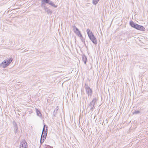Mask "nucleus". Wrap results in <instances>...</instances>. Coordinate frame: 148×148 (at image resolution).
I'll list each match as a JSON object with an SVG mask.
<instances>
[{
  "label": "nucleus",
  "mask_w": 148,
  "mask_h": 148,
  "mask_svg": "<svg viewBox=\"0 0 148 148\" xmlns=\"http://www.w3.org/2000/svg\"><path fill=\"white\" fill-rule=\"evenodd\" d=\"M45 125H44L42 133L41 136V137L40 140V143L41 144L42 143L44 142V140L46 138V136L47 133V131H46L45 129Z\"/></svg>",
  "instance_id": "obj_3"
},
{
  "label": "nucleus",
  "mask_w": 148,
  "mask_h": 148,
  "mask_svg": "<svg viewBox=\"0 0 148 148\" xmlns=\"http://www.w3.org/2000/svg\"><path fill=\"white\" fill-rule=\"evenodd\" d=\"M140 112L139 111H136L134 112L133 113V114H138Z\"/></svg>",
  "instance_id": "obj_17"
},
{
  "label": "nucleus",
  "mask_w": 148,
  "mask_h": 148,
  "mask_svg": "<svg viewBox=\"0 0 148 148\" xmlns=\"http://www.w3.org/2000/svg\"><path fill=\"white\" fill-rule=\"evenodd\" d=\"M35 110L37 115L40 117H41L42 116V114L40 111L37 108H36Z\"/></svg>",
  "instance_id": "obj_11"
},
{
  "label": "nucleus",
  "mask_w": 148,
  "mask_h": 148,
  "mask_svg": "<svg viewBox=\"0 0 148 148\" xmlns=\"http://www.w3.org/2000/svg\"><path fill=\"white\" fill-rule=\"evenodd\" d=\"M86 93L89 96H91L92 94V91L91 88L88 86H87L86 88Z\"/></svg>",
  "instance_id": "obj_5"
},
{
  "label": "nucleus",
  "mask_w": 148,
  "mask_h": 148,
  "mask_svg": "<svg viewBox=\"0 0 148 148\" xmlns=\"http://www.w3.org/2000/svg\"><path fill=\"white\" fill-rule=\"evenodd\" d=\"M49 1V0H42V4L41 5V6H42V4H43L44 2L48 3Z\"/></svg>",
  "instance_id": "obj_16"
},
{
  "label": "nucleus",
  "mask_w": 148,
  "mask_h": 148,
  "mask_svg": "<svg viewBox=\"0 0 148 148\" xmlns=\"http://www.w3.org/2000/svg\"><path fill=\"white\" fill-rule=\"evenodd\" d=\"M13 125H14V132L16 134L18 130V127L15 121L13 122Z\"/></svg>",
  "instance_id": "obj_8"
},
{
  "label": "nucleus",
  "mask_w": 148,
  "mask_h": 148,
  "mask_svg": "<svg viewBox=\"0 0 148 148\" xmlns=\"http://www.w3.org/2000/svg\"><path fill=\"white\" fill-rule=\"evenodd\" d=\"M73 29L74 32L79 37H82V35L80 32L78 28L76 26H73Z\"/></svg>",
  "instance_id": "obj_4"
},
{
  "label": "nucleus",
  "mask_w": 148,
  "mask_h": 148,
  "mask_svg": "<svg viewBox=\"0 0 148 148\" xmlns=\"http://www.w3.org/2000/svg\"><path fill=\"white\" fill-rule=\"evenodd\" d=\"M44 9L45 10V11L48 14H51L52 13V12L51 10L50 9H49L48 8L44 6Z\"/></svg>",
  "instance_id": "obj_9"
},
{
  "label": "nucleus",
  "mask_w": 148,
  "mask_h": 148,
  "mask_svg": "<svg viewBox=\"0 0 148 148\" xmlns=\"http://www.w3.org/2000/svg\"><path fill=\"white\" fill-rule=\"evenodd\" d=\"M27 143L25 141H23L20 143V148H27Z\"/></svg>",
  "instance_id": "obj_6"
},
{
  "label": "nucleus",
  "mask_w": 148,
  "mask_h": 148,
  "mask_svg": "<svg viewBox=\"0 0 148 148\" xmlns=\"http://www.w3.org/2000/svg\"><path fill=\"white\" fill-rule=\"evenodd\" d=\"M96 102V99L95 98H94L92 100V101L90 102V106L91 107H93L94 106Z\"/></svg>",
  "instance_id": "obj_10"
},
{
  "label": "nucleus",
  "mask_w": 148,
  "mask_h": 148,
  "mask_svg": "<svg viewBox=\"0 0 148 148\" xmlns=\"http://www.w3.org/2000/svg\"><path fill=\"white\" fill-rule=\"evenodd\" d=\"M136 27V29L138 30L142 31H144L145 30V28L143 26L139 25L138 24Z\"/></svg>",
  "instance_id": "obj_7"
},
{
  "label": "nucleus",
  "mask_w": 148,
  "mask_h": 148,
  "mask_svg": "<svg viewBox=\"0 0 148 148\" xmlns=\"http://www.w3.org/2000/svg\"><path fill=\"white\" fill-rule=\"evenodd\" d=\"M48 3L49 5H51L54 8H56L57 6V5H55V4L51 1H50L49 2H48Z\"/></svg>",
  "instance_id": "obj_14"
},
{
  "label": "nucleus",
  "mask_w": 148,
  "mask_h": 148,
  "mask_svg": "<svg viewBox=\"0 0 148 148\" xmlns=\"http://www.w3.org/2000/svg\"><path fill=\"white\" fill-rule=\"evenodd\" d=\"M130 25L132 27H134L136 29V26L137 24H135L134 22L133 21H131L130 22Z\"/></svg>",
  "instance_id": "obj_12"
},
{
  "label": "nucleus",
  "mask_w": 148,
  "mask_h": 148,
  "mask_svg": "<svg viewBox=\"0 0 148 148\" xmlns=\"http://www.w3.org/2000/svg\"><path fill=\"white\" fill-rule=\"evenodd\" d=\"M86 32L88 36L92 42L94 44H97V41L96 38L95 37L92 32L89 29H87Z\"/></svg>",
  "instance_id": "obj_1"
},
{
  "label": "nucleus",
  "mask_w": 148,
  "mask_h": 148,
  "mask_svg": "<svg viewBox=\"0 0 148 148\" xmlns=\"http://www.w3.org/2000/svg\"><path fill=\"white\" fill-rule=\"evenodd\" d=\"M99 0H92V3L94 5L97 4Z\"/></svg>",
  "instance_id": "obj_15"
},
{
  "label": "nucleus",
  "mask_w": 148,
  "mask_h": 148,
  "mask_svg": "<svg viewBox=\"0 0 148 148\" xmlns=\"http://www.w3.org/2000/svg\"><path fill=\"white\" fill-rule=\"evenodd\" d=\"M82 60L85 64H86L87 61V58L86 56H82Z\"/></svg>",
  "instance_id": "obj_13"
},
{
  "label": "nucleus",
  "mask_w": 148,
  "mask_h": 148,
  "mask_svg": "<svg viewBox=\"0 0 148 148\" xmlns=\"http://www.w3.org/2000/svg\"><path fill=\"white\" fill-rule=\"evenodd\" d=\"M12 58L9 59L4 60L0 64V67L3 68H5L9 66L12 61Z\"/></svg>",
  "instance_id": "obj_2"
}]
</instances>
